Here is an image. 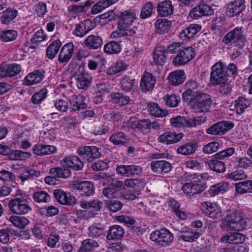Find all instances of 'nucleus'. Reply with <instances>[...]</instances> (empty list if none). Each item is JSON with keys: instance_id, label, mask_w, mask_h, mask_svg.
Listing matches in <instances>:
<instances>
[{"instance_id": "774afa93", "label": "nucleus", "mask_w": 252, "mask_h": 252, "mask_svg": "<svg viewBox=\"0 0 252 252\" xmlns=\"http://www.w3.org/2000/svg\"><path fill=\"white\" fill-rule=\"evenodd\" d=\"M33 199L35 202L38 203H46L50 200V195L44 191H38L33 194Z\"/></svg>"}, {"instance_id": "2eb2a0df", "label": "nucleus", "mask_w": 252, "mask_h": 252, "mask_svg": "<svg viewBox=\"0 0 252 252\" xmlns=\"http://www.w3.org/2000/svg\"><path fill=\"white\" fill-rule=\"evenodd\" d=\"M214 10L210 5L201 3L193 8L190 12V16L193 19H198L203 16L213 14Z\"/></svg>"}, {"instance_id": "f257e3e1", "label": "nucleus", "mask_w": 252, "mask_h": 252, "mask_svg": "<svg viewBox=\"0 0 252 252\" xmlns=\"http://www.w3.org/2000/svg\"><path fill=\"white\" fill-rule=\"evenodd\" d=\"M248 219L239 210H228L222 223V227L227 230L241 231L245 229Z\"/></svg>"}, {"instance_id": "20e7f679", "label": "nucleus", "mask_w": 252, "mask_h": 252, "mask_svg": "<svg viewBox=\"0 0 252 252\" xmlns=\"http://www.w3.org/2000/svg\"><path fill=\"white\" fill-rule=\"evenodd\" d=\"M150 238L158 246L162 247L170 246L174 240L173 234L165 228L153 231L150 234Z\"/></svg>"}, {"instance_id": "79ce46f5", "label": "nucleus", "mask_w": 252, "mask_h": 252, "mask_svg": "<svg viewBox=\"0 0 252 252\" xmlns=\"http://www.w3.org/2000/svg\"><path fill=\"white\" fill-rule=\"evenodd\" d=\"M196 148V144L190 142L180 146L177 148L176 151L178 154L187 156L193 154L195 152Z\"/></svg>"}, {"instance_id": "3c124183", "label": "nucleus", "mask_w": 252, "mask_h": 252, "mask_svg": "<svg viewBox=\"0 0 252 252\" xmlns=\"http://www.w3.org/2000/svg\"><path fill=\"white\" fill-rule=\"evenodd\" d=\"M148 110L151 115L157 117H164L167 114L166 110L160 108L156 103L150 104L148 107Z\"/></svg>"}, {"instance_id": "4468645a", "label": "nucleus", "mask_w": 252, "mask_h": 252, "mask_svg": "<svg viewBox=\"0 0 252 252\" xmlns=\"http://www.w3.org/2000/svg\"><path fill=\"white\" fill-rule=\"evenodd\" d=\"M245 8V0H234L229 2L226 8V14L233 17L240 14Z\"/></svg>"}, {"instance_id": "f03ea898", "label": "nucleus", "mask_w": 252, "mask_h": 252, "mask_svg": "<svg viewBox=\"0 0 252 252\" xmlns=\"http://www.w3.org/2000/svg\"><path fill=\"white\" fill-rule=\"evenodd\" d=\"M189 102L193 110L196 113L209 112L212 103L211 96L203 92L197 93L191 99L186 100Z\"/></svg>"}, {"instance_id": "5701e85b", "label": "nucleus", "mask_w": 252, "mask_h": 252, "mask_svg": "<svg viewBox=\"0 0 252 252\" xmlns=\"http://www.w3.org/2000/svg\"><path fill=\"white\" fill-rule=\"evenodd\" d=\"M54 194L56 200L61 204L71 205L74 203V198L62 189H55Z\"/></svg>"}, {"instance_id": "72a5a7b5", "label": "nucleus", "mask_w": 252, "mask_h": 252, "mask_svg": "<svg viewBox=\"0 0 252 252\" xmlns=\"http://www.w3.org/2000/svg\"><path fill=\"white\" fill-rule=\"evenodd\" d=\"M166 61V52L162 47H157L153 55V63L163 65Z\"/></svg>"}, {"instance_id": "c85d7f7f", "label": "nucleus", "mask_w": 252, "mask_h": 252, "mask_svg": "<svg viewBox=\"0 0 252 252\" xmlns=\"http://www.w3.org/2000/svg\"><path fill=\"white\" fill-rule=\"evenodd\" d=\"M151 166L153 171L156 172H168L172 168L171 164L165 160H158L151 162Z\"/></svg>"}, {"instance_id": "b1692460", "label": "nucleus", "mask_w": 252, "mask_h": 252, "mask_svg": "<svg viewBox=\"0 0 252 252\" xmlns=\"http://www.w3.org/2000/svg\"><path fill=\"white\" fill-rule=\"evenodd\" d=\"M44 76L43 70H34L26 76L24 83L28 86L37 84L41 81Z\"/></svg>"}, {"instance_id": "37998d69", "label": "nucleus", "mask_w": 252, "mask_h": 252, "mask_svg": "<svg viewBox=\"0 0 252 252\" xmlns=\"http://www.w3.org/2000/svg\"><path fill=\"white\" fill-rule=\"evenodd\" d=\"M8 221L17 228H24L30 223V220L24 217L12 216L8 219Z\"/></svg>"}, {"instance_id": "7c9ffc66", "label": "nucleus", "mask_w": 252, "mask_h": 252, "mask_svg": "<svg viewBox=\"0 0 252 252\" xmlns=\"http://www.w3.org/2000/svg\"><path fill=\"white\" fill-rule=\"evenodd\" d=\"M250 105L251 101L249 99L244 96H239L234 101V109L236 113L241 115Z\"/></svg>"}, {"instance_id": "423d86ee", "label": "nucleus", "mask_w": 252, "mask_h": 252, "mask_svg": "<svg viewBox=\"0 0 252 252\" xmlns=\"http://www.w3.org/2000/svg\"><path fill=\"white\" fill-rule=\"evenodd\" d=\"M195 55V50L193 47H185L181 49L173 59L172 64L176 66L185 65L191 61Z\"/></svg>"}, {"instance_id": "338daca9", "label": "nucleus", "mask_w": 252, "mask_h": 252, "mask_svg": "<svg viewBox=\"0 0 252 252\" xmlns=\"http://www.w3.org/2000/svg\"><path fill=\"white\" fill-rule=\"evenodd\" d=\"M121 49L120 44L116 41H112L104 46V52L109 54H116L120 52Z\"/></svg>"}, {"instance_id": "49530a36", "label": "nucleus", "mask_w": 252, "mask_h": 252, "mask_svg": "<svg viewBox=\"0 0 252 252\" xmlns=\"http://www.w3.org/2000/svg\"><path fill=\"white\" fill-rule=\"evenodd\" d=\"M104 233L103 225L100 223H94L88 228V235L90 237L98 238Z\"/></svg>"}, {"instance_id": "9b49d317", "label": "nucleus", "mask_w": 252, "mask_h": 252, "mask_svg": "<svg viewBox=\"0 0 252 252\" xmlns=\"http://www.w3.org/2000/svg\"><path fill=\"white\" fill-rule=\"evenodd\" d=\"M233 126V124L230 122H220L209 127L207 129L206 133L212 135H222Z\"/></svg>"}, {"instance_id": "09e8293b", "label": "nucleus", "mask_w": 252, "mask_h": 252, "mask_svg": "<svg viewBox=\"0 0 252 252\" xmlns=\"http://www.w3.org/2000/svg\"><path fill=\"white\" fill-rule=\"evenodd\" d=\"M31 156L32 154L30 152L15 150L10 151L9 158L11 160H24L31 158Z\"/></svg>"}, {"instance_id": "0e129e2a", "label": "nucleus", "mask_w": 252, "mask_h": 252, "mask_svg": "<svg viewBox=\"0 0 252 252\" xmlns=\"http://www.w3.org/2000/svg\"><path fill=\"white\" fill-rule=\"evenodd\" d=\"M48 90L46 88H42L33 94L32 98V101L34 104H38L44 100L47 96Z\"/></svg>"}, {"instance_id": "13d9d810", "label": "nucleus", "mask_w": 252, "mask_h": 252, "mask_svg": "<svg viewBox=\"0 0 252 252\" xmlns=\"http://www.w3.org/2000/svg\"><path fill=\"white\" fill-rule=\"evenodd\" d=\"M111 96L114 102L120 106L126 105L129 102L130 98L129 96L120 93H112Z\"/></svg>"}, {"instance_id": "c03bdc74", "label": "nucleus", "mask_w": 252, "mask_h": 252, "mask_svg": "<svg viewBox=\"0 0 252 252\" xmlns=\"http://www.w3.org/2000/svg\"><path fill=\"white\" fill-rule=\"evenodd\" d=\"M236 191L240 194L252 192V180H246L235 185Z\"/></svg>"}, {"instance_id": "5fc2aeb1", "label": "nucleus", "mask_w": 252, "mask_h": 252, "mask_svg": "<svg viewBox=\"0 0 252 252\" xmlns=\"http://www.w3.org/2000/svg\"><path fill=\"white\" fill-rule=\"evenodd\" d=\"M154 13H155V9L153 3L151 2H147L141 8L140 18L145 19L151 17Z\"/></svg>"}, {"instance_id": "ea45409f", "label": "nucleus", "mask_w": 252, "mask_h": 252, "mask_svg": "<svg viewBox=\"0 0 252 252\" xmlns=\"http://www.w3.org/2000/svg\"><path fill=\"white\" fill-rule=\"evenodd\" d=\"M79 204L82 208L91 209L96 212L100 211L103 206L102 202L97 199L90 201H81Z\"/></svg>"}, {"instance_id": "a18cd8bd", "label": "nucleus", "mask_w": 252, "mask_h": 252, "mask_svg": "<svg viewBox=\"0 0 252 252\" xmlns=\"http://www.w3.org/2000/svg\"><path fill=\"white\" fill-rule=\"evenodd\" d=\"M62 46V42L59 39L54 41L46 49V55L51 60L53 59Z\"/></svg>"}, {"instance_id": "c756f323", "label": "nucleus", "mask_w": 252, "mask_h": 252, "mask_svg": "<svg viewBox=\"0 0 252 252\" xmlns=\"http://www.w3.org/2000/svg\"><path fill=\"white\" fill-rule=\"evenodd\" d=\"M229 184L228 182L221 181L212 186L209 189V194L211 196H215L219 194H223L228 190Z\"/></svg>"}, {"instance_id": "c9c22d12", "label": "nucleus", "mask_w": 252, "mask_h": 252, "mask_svg": "<svg viewBox=\"0 0 252 252\" xmlns=\"http://www.w3.org/2000/svg\"><path fill=\"white\" fill-rule=\"evenodd\" d=\"M92 76L88 72L82 71L80 74L78 75L77 78V85L79 89H86L91 83Z\"/></svg>"}, {"instance_id": "8fccbe9b", "label": "nucleus", "mask_w": 252, "mask_h": 252, "mask_svg": "<svg viewBox=\"0 0 252 252\" xmlns=\"http://www.w3.org/2000/svg\"><path fill=\"white\" fill-rule=\"evenodd\" d=\"M130 26H125L124 28H119V30L112 32V35L116 38L123 36H132L136 33L134 28Z\"/></svg>"}, {"instance_id": "052dcab7", "label": "nucleus", "mask_w": 252, "mask_h": 252, "mask_svg": "<svg viewBox=\"0 0 252 252\" xmlns=\"http://www.w3.org/2000/svg\"><path fill=\"white\" fill-rule=\"evenodd\" d=\"M50 231V228L49 227L43 225H36L32 229L33 234L38 239H42L43 235H45L46 233H49Z\"/></svg>"}, {"instance_id": "aec40b11", "label": "nucleus", "mask_w": 252, "mask_h": 252, "mask_svg": "<svg viewBox=\"0 0 252 252\" xmlns=\"http://www.w3.org/2000/svg\"><path fill=\"white\" fill-rule=\"evenodd\" d=\"M74 49L72 42H69L63 46L60 52L58 60L60 63L68 62L71 58Z\"/></svg>"}, {"instance_id": "f704fd0d", "label": "nucleus", "mask_w": 252, "mask_h": 252, "mask_svg": "<svg viewBox=\"0 0 252 252\" xmlns=\"http://www.w3.org/2000/svg\"><path fill=\"white\" fill-rule=\"evenodd\" d=\"M156 32L160 34L167 32L171 27V22L166 19H158L155 23Z\"/></svg>"}, {"instance_id": "680f3d73", "label": "nucleus", "mask_w": 252, "mask_h": 252, "mask_svg": "<svg viewBox=\"0 0 252 252\" xmlns=\"http://www.w3.org/2000/svg\"><path fill=\"white\" fill-rule=\"evenodd\" d=\"M41 172L32 168L26 169L20 175V179L24 182L30 179L40 176Z\"/></svg>"}, {"instance_id": "a878e982", "label": "nucleus", "mask_w": 252, "mask_h": 252, "mask_svg": "<svg viewBox=\"0 0 252 252\" xmlns=\"http://www.w3.org/2000/svg\"><path fill=\"white\" fill-rule=\"evenodd\" d=\"M174 7L171 1L166 0L158 3L157 11L161 16H167L173 14Z\"/></svg>"}, {"instance_id": "2f4dec72", "label": "nucleus", "mask_w": 252, "mask_h": 252, "mask_svg": "<svg viewBox=\"0 0 252 252\" xmlns=\"http://www.w3.org/2000/svg\"><path fill=\"white\" fill-rule=\"evenodd\" d=\"M186 79L185 72L182 70H176L170 73L168 76L169 83L175 86L182 83Z\"/></svg>"}, {"instance_id": "39448f33", "label": "nucleus", "mask_w": 252, "mask_h": 252, "mask_svg": "<svg viewBox=\"0 0 252 252\" xmlns=\"http://www.w3.org/2000/svg\"><path fill=\"white\" fill-rule=\"evenodd\" d=\"M8 206L10 211L16 215H26L32 211L29 200L23 197H18L11 199L9 202Z\"/></svg>"}, {"instance_id": "de8ad7c7", "label": "nucleus", "mask_w": 252, "mask_h": 252, "mask_svg": "<svg viewBox=\"0 0 252 252\" xmlns=\"http://www.w3.org/2000/svg\"><path fill=\"white\" fill-rule=\"evenodd\" d=\"M18 32L14 30H6L0 33V39L4 42L14 41L18 37Z\"/></svg>"}, {"instance_id": "1a4fd4ad", "label": "nucleus", "mask_w": 252, "mask_h": 252, "mask_svg": "<svg viewBox=\"0 0 252 252\" xmlns=\"http://www.w3.org/2000/svg\"><path fill=\"white\" fill-rule=\"evenodd\" d=\"M78 154L81 155L88 162H92L94 159L101 156L99 148L95 146H85L80 147L77 150Z\"/></svg>"}, {"instance_id": "9d476101", "label": "nucleus", "mask_w": 252, "mask_h": 252, "mask_svg": "<svg viewBox=\"0 0 252 252\" xmlns=\"http://www.w3.org/2000/svg\"><path fill=\"white\" fill-rule=\"evenodd\" d=\"M119 18L118 28H124L125 26H131L137 19V15L134 10L129 9L117 15Z\"/></svg>"}, {"instance_id": "603ef678", "label": "nucleus", "mask_w": 252, "mask_h": 252, "mask_svg": "<svg viewBox=\"0 0 252 252\" xmlns=\"http://www.w3.org/2000/svg\"><path fill=\"white\" fill-rule=\"evenodd\" d=\"M65 168L63 169L59 167L51 168L50 173L55 178H68L70 176L71 172L69 169Z\"/></svg>"}, {"instance_id": "393cba45", "label": "nucleus", "mask_w": 252, "mask_h": 252, "mask_svg": "<svg viewBox=\"0 0 252 252\" xmlns=\"http://www.w3.org/2000/svg\"><path fill=\"white\" fill-rule=\"evenodd\" d=\"M186 87L187 90L183 94V98L184 100L191 99V97H193L197 93L201 92L194 91L200 87L199 84L195 80L188 81L186 84Z\"/></svg>"}, {"instance_id": "dca6fc26", "label": "nucleus", "mask_w": 252, "mask_h": 252, "mask_svg": "<svg viewBox=\"0 0 252 252\" xmlns=\"http://www.w3.org/2000/svg\"><path fill=\"white\" fill-rule=\"evenodd\" d=\"M74 189L78 193L81 195L90 196L93 195L94 193V184L89 181L81 182L75 184Z\"/></svg>"}, {"instance_id": "6e6552de", "label": "nucleus", "mask_w": 252, "mask_h": 252, "mask_svg": "<svg viewBox=\"0 0 252 252\" xmlns=\"http://www.w3.org/2000/svg\"><path fill=\"white\" fill-rule=\"evenodd\" d=\"M200 208L210 218L218 219L221 217L222 212L220 207L215 203L203 202L201 204Z\"/></svg>"}, {"instance_id": "cd10ccee", "label": "nucleus", "mask_w": 252, "mask_h": 252, "mask_svg": "<svg viewBox=\"0 0 252 252\" xmlns=\"http://www.w3.org/2000/svg\"><path fill=\"white\" fill-rule=\"evenodd\" d=\"M85 100V97L80 94H76L72 95L70 99L72 110L77 111L85 108L87 104L84 102Z\"/></svg>"}, {"instance_id": "a19ab883", "label": "nucleus", "mask_w": 252, "mask_h": 252, "mask_svg": "<svg viewBox=\"0 0 252 252\" xmlns=\"http://www.w3.org/2000/svg\"><path fill=\"white\" fill-rule=\"evenodd\" d=\"M109 140L114 145H123L128 140V136L122 131L113 133L109 137Z\"/></svg>"}, {"instance_id": "69168bd1", "label": "nucleus", "mask_w": 252, "mask_h": 252, "mask_svg": "<svg viewBox=\"0 0 252 252\" xmlns=\"http://www.w3.org/2000/svg\"><path fill=\"white\" fill-rule=\"evenodd\" d=\"M205 117H194L187 119L186 118V122H185V127H194L200 125L206 121Z\"/></svg>"}, {"instance_id": "6e6d98bb", "label": "nucleus", "mask_w": 252, "mask_h": 252, "mask_svg": "<svg viewBox=\"0 0 252 252\" xmlns=\"http://www.w3.org/2000/svg\"><path fill=\"white\" fill-rule=\"evenodd\" d=\"M210 178V176L207 173H202L200 174L197 173H187L184 175V179L186 181H192L196 180L198 182L207 180Z\"/></svg>"}, {"instance_id": "58836bf2", "label": "nucleus", "mask_w": 252, "mask_h": 252, "mask_svg": "<svg viewBox=\"0 0 252 252\" xmlns=\"http://www.w3.org/2000/svg\"><path fill=\"white\" fill-rule=\"evenodd\" d=\"M84 44L89 49H96L102 44V40L98 36L90 35L85 39Z\"/></svg>"}, {"instance_id": "4d7b16f0", "label": "nucleus", "mask_w": 252, "mask_h": 252, "mask_svg": "<svg viewBox=\"0 0 252 252\" xmlns=\"http://www.w3.org/2000/svg\"><path fill=\"white\" fill-rule=\"evenodd\" d=\"M127 65L123 62L119 61L112 64L107 70V74L110 75L118 73L126 69Z\"/></svg>"}, {"instance_id": "4be33fe9", "label": "nucleus", "mask_w": 252, "mask_h": 252, "mask_svg": "<svg viewBox=\"0 0 252 252\" xmlns=\"http://www.w3.org/2000/svg\"><path fill=\"white\" fill-rule=\"evenodd\" d=\"M199 233L194 231L189 228L184 227L178 233V237L186 242H192L198 239L199 237Z\"/></svg>"}, {"instance_id": "7ed1b4c3", "label": "nucleus", "mask_w": 252, "mask_h": 252, "mask_svg": "<svg viewBox=\"0 0 252 252\" xmlns=\"http://www.w3.org/2000/svg\"><path fill=\"white\" fill-rule=\"evenodd\" d=\"M222 42L225 44H233L239 49L245 45L246 38L241 27H236L224 35Z\"/></svg>"}, {"instance_id": "bf43d9fd", "label": "nucleus", "mask_w": 252, "mask_h": 252, "mask_svg": "<svg viewBox=\"0 0 252 252\" xmlns=\"http://www.w3.org/2000/svg\"><path fill=\"white\" fill-rule=\"evenodd\" d=\"M219 85H220L219 92L222 95L227 96L231 94L233 87V83L230 80H229L228 79L224 81L223 83H221Z\"/></svg>"}, {"instance_id": "f8f14e48", "label": "nucleus", "mask_w": 252, "mask_h": 252, "mask_svg": "<svg viewBox=\"0 0 252 252\" xmlns=\"http://www.w3.org/2000/svg\"><path fill=\"white\" fill-rule=\"evenodd\" d=\"M189 182L185 183L182 187L183 192L188 195H192L203 191L206 188L204 183L198 182L196 180L189 181Z\"/></svg>"}, {"instance_id": "e433bc0d", "label": "nucleus", "mask_w": 252, "mask_h": 252, "mask_svg": "<svg viewBox=\"0 0 252 252\" xmlns=\"http://www.w3.org/2000/svg\"><path fill=\"white\" fill-rule=\"evenodd\" d=\"M125 233L124 228L120 225H114L109 228L106 238L108 240L119 239Z\"/></svg>"}, {"instance_id": "412c9836", "label": "nucleus", "mask_w": 252, "mask_h": 252, "mask_svg": "<svg viewBox=\"0 0 252 252\" xmlns=\"http://www.w3.org/2000/svg\"><path fill=\"white\" fill-rule=\"evenodd\" d=\"M18 11L13 8H8L1 12L0 17L1 23L4 25H8L14 23L18 15Z\"/></svg>"}, {"instance_id": "bb28decb", "label": "nucleus", "mask_w": 252, "mask_h": 252, "mask_svg": "<svg viewBox=\"0 0 252 252\" xmlns=\"http://www.w3.org/2000/svg\"><path fill=\"white\" fill-rule=\"evenodd\" d=\"M137 85V82L135 79L128 76L123 77L120 82L121 88L126 92L133 91Z\"/></svg>"}, {"instance_id": "e2e57ef3", "label": "nucleus", "mask_w": 252, "mask_h": 252, "mask_svg": "<svg viewBox=\"0 0 252 252\" xmlns=\"http://www.w3.org/2000/svg\"><path fill=\"white\" fill-rule=\"evenodd\" d=\"M104 62V58L102 56L97 55L89 60L88 66L90 69L95 70L99 65L103 64Z\"/></svg>"}, {"instance_id": "0eeeda50", "label": "nucleus", "mask_w": 252, "mask_h": 252, "mask_svg": "<svg viewBox=\"0 0 252 252\" xmlns=\"http://www.w3.org/2000/svg\"><path fill=\"white\" fill-rule=\"evenodd\" d=\"M227 79L224 72V64L222 62H217L212 66L210 81L213 86L219 85Z\"/></svg>"}, {"instance_id": "f3484780", "label": "nucleus", "mask_w": 252, "mask_h": 252, "mask_svg": "<svg viewBox=\"0 0 252 252\" xmlns=\"http://www.w3.org/2000/svg\"><path fill=\"white\" fill-rule=\"evenodd\" d=\"M61 165L63 167L70 168L75 170H81L84 164L77 156H69L64 158L61 161Z\"/></svg>"}, {"instance_id": "473e14b6", "label": "nucleus", "mask_w": 252, "mask_h": 252, "mask_svg": "<svg viewBox=\"0 0 252 252\" xmlns=\"http://www.w3.org/2000/svg\"><path fill=\"white\" fill-rule=\"evenodd\" d=\"M245 239V236L240 233H232L230 235L222 236L221 242L222 243H229L230 244H241Z\"/></svg>"}, {"instance_id": "4c0bfd02", "label": "nucleus", "mask_w": 252, "mask_h": 252, "mask_svg": "<svg viewBox=\"0 0 252 252\" xmlns=\"http://www.w3.org/2000/svg\"><path fill=\"white\" fill-rule=\"evenodd\" d=\"M201 26L200 25L192 24H190L186 29L182 31L180 33L181 38L185 37L188 39L193 37L197 33L200 31Z\"/></svg>"}, {"instance_id": "6ab92c4d", "label": "nucleus", "mask_w": 252, "mask_h": 252, "mask_svg": "<svg viewBox=\"0 0 252 252\" xmlns=\"http://www.w3.org/2000/svg\"><path fill=\"white\" fill-rule=\"evenodd\" d=\"M183 137V133L167 132L158 137V141L166 144H171L180 141Z\"/></svg>"}, {"instance_id": "ddd939ff", "label": "nucleus", "mask_w": 252, "mask_h": 252, "mask_svg": "<svg viewBox=\"0 0 252 252\" xmlns=\"http://www.w3.org/2000/svg\"><path fill=\"white\" fill-rule=\"evenodd\" d=\"M95 26V24L91 20H85L83 22L75 25L73 34L76 36L82 37L93 30Z\"/></svg>"}, {"instance_id": "864d4df0", "label": "nucleus", "mask_w": 252, "mask_h": 252, "mask_svg": "<svg viewBox=\"0 0 252 252\" xmlns=\"http://www.w3.org/2000/svg\"><path fill=\"white\" fill-rule=\"evenodd\" d=\"M207 164L211 170L216 172L221 173L225 171V166L223 162L212 159L208 160Z\"/></svg>"}, {"instance_id": "a211bd4d", "label": "nucleus", "mask_w": 252, "mask_h": 252, "mask_svg": "<svg viewBox=\"0 0 252 252\" xmlns=\"http://www.w3.org/2000/svg\"><path fill=\"white\" fill-rule=\"evenodd\" d=\"M156 79L152 74L146 72L142 76L140 86L143 92H147L153 90L154 88Z\"/></svg>"}]
</instances>
